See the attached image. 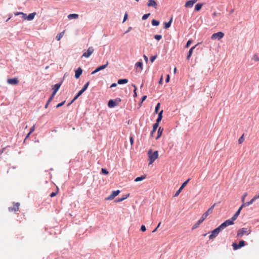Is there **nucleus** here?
Listing matches in <instances>:
<instances>
[{"label": "nucleus", "mask_w": 259, "mask_h": 259, "mask_svg": "<svg viewBox=\"0 0 259 259\" xmlns=\"http://www.w3.org/2000/svg\"><path fill=\"white\" fill-rule=\"evenodd\" d=\"M162 82H163V75H161V76L160 77V78L159 80V84H162Z\"/></svg>", "instance_id": "4d7b16f0"}, {"label": "nucleus", "mask_w": 259, "mask_h": 259, "mask_svg": "<svg viewBox=\"0 0 259 259\" xmlns=\"http://www.w3.org/2000/svg\"><path fill=\"white\" fill-rule=\"evenodd\" d=\"M160 103H158L157 105H156V106L155 107V113H157L158 112V110L160 108Z\"/></svg>", "instance_id": "f704fd0d"}, {"label": "nucleus", "mask_w": 259, "mask_h": 259, "mask_svg": "<svg viewBox=\"0 0 259 259\" xmlns=\"http://www.w3.org/2000/svg\"><path fill=\"white\" fill-rule=\"evenodd\" d=\"M156 58H157V56L156 55L153 56H151L150 58V60L151 63H153L154 62V61L156 59Z\"/></svg>", "instance_id": "de8ad7c7"}, {"label": "nucleus", "mask_w": 259, "mask_h": 259, "mask_svg": "<svg viewBox=\"0 0 259 259\" xmlns=\"http://www.w3.org/2000/svg\"><path fill=\"white\" fill-rule=\"evenodd\" d=\"M127 18H128V14L127 13H125L124 14V16L123 22H124L127 19Z\"/></svg>", "instance_id": "3c124183"}, {"label": "nucleus", "mask_w": 259, "mask_h": 259, "mask_svg": "<svg viewBox=\"0 0 259 259\" xmlns=\"http://www.w3.org/2000/svg\"><path fill=\"white\" fill-rule=\"evenodd\" d=\"M83 92L81 90L79 91L78 94L74 97L73 99L71 101L70 103L68 104V106H69L71 104H72L75 100H76Z\"/></svg>", "instance_id": "a211bd4d"}, {"label": "nucleus", "mask_w": 259, "mask_h": 259, "mask_svg": "<svg viewBox=\"0 0 259 259\" xmlns=\"http://www.w3.org/2000/svg\"><path fill=\"white\" fill-rule=\"evenodd\" d=\"M130 142H131V145H132L133 144V143H134V140H133V138L132 137H131L130 138Z\"/></svg>", "instance_id": "338daca9"}, {"label": "nucleus", "mask_w": 259, "mask_h": 259, "mask_svg": "<svg viewBox=\"0 0 259 259\" xmlns=\"http://www.w3.org/2000/svg\"><path fill=\"white\" fill-rule=\"evenodd\" d=\"M148 160L149 161V164H151L158 157V151H155L152 152L151 149H149L148 152Z\"/></svg>", "instance_id": "f257e3e1"}, {"label": "nucleus", "mask_w": 259, "mask_h": 259, "mask_svg": "<svg viewBox=\"0 0 259 259\" xmlns=\"http://www.w3.org/2000/svg\"><path fill=\"white\" fill-rule=\"evenodd\" d=\"M82 73V69L80 67L78 68V69L75 71V77L77 79L78 78Z\"/></svg>", "instance_id": "ddd939ff"}, {"label": "nucleus", "mask_w": 259, "mask_h": 259, "mask_svg": "<svg viewBox=\"0 0 259 259\" xmlns=\"http://www.w3.org/2000/svg\"><path fill=\"white\" fill-rule=\"evenodd\" d=\"M247 193H245L243 196H242V198H241V200H242V204L243 203H244V201H245V197L247 196Z\"/></svg>", "instance_id": "58836bf2"}, {"label": "nucleus", "mask_w": 259, "mask_h": 259, "mask_svg": "<svg viewBox=\"0 0 259 259\" xmlns=\"http://www.w3.org/2000/svg\"><path fill=\"white\" fill-rule=\"evenodd\" d=\"M108 65V62L107 61L105 64L98 67L94 71L92 72V74H94L100 70L104 69L107 67Z\"/></svg>", "instance_id": "6e6552de"}, {"label": "nucleus", "mask_w": 259, "mask_h": 259, "mask_svg": "<svg viewBox=\"0 0 259 259\" xmlns=\"http://www.w3.org/2000/svg\"><path fill=\"white\" fill-rule=\"evenodd\" d=\"M65 102V101H64L57 104L56 106V108H59V107L62 106L64 104Z\"/></svg>", "instance_id": "8fccbe9b"}, {"label": "nucleus", "mask_w": 259, "mask_h": 259, "mask_svg": "<svg viewBox=\"0 0 259 259\" xmlns=\"http://www.w3.org/2000/svg\"><path fill=\"white\" fill-rule=\"evenodd\" d=\"M221 230L222 229L219 226L211 232V234L209 236V238L210 239H213L218 235Z\"/></svg>", "instance_id": "7ed1b4c3"}, {"label": "nucleus", "mask_w": 259, "mask_h": 259, "mask_svg": "<svg viewBox=\"0 0 259 259\" xmlns=\"http://www.w3.org/2000/svg\"><path fill=\"white\" fill-rule=\"evenodd\" d=\"M251 230H248L247 228H243L239 229L237 232V236L241 237L244 235H248L250 233Z\"/></svg>", "instance_id": "f03ea898"}, {"label": "nucleus", "mask_w": 259, "mask_h": 259, "mask_svg": "<svg viewBox=\"0 0 259 259\" xmlns=\"http://www.w3.org/2000/svg\"><path fill=\"white\" fill-rule=\"evenodd\" d=\"M161 119H162V118L158 117V118L156 119V123H158V124H159V123L161 120Z\"/></svg>", "instance_id": "e2e57ef3"}, {"label": "nucleus", "mask_w": 259, "mask_h": 259, "mask_svg": "<svg viewBox=\"0 0 259 259\" xmlns=\"http://www.w3.org/2000/svg\"><path fill=\"white\" fill-rule=\"evenodd\" d=\"M35 15H36L35 13H32L29 14L27 17V20L28 21L33 20L34 19V17Z\"/></svg>", "instance_id": "5701e85b"}, {"label": "nucleus", "mask_w": 259, "mask_h": 259, "mask_svg": "<svg viewBox=\"0 0 259 259\" xmlns=\"http://www.w3.org/2000/svg\"><path fill=\"white\" fill-rule=\"evenodd\" d=\"M132 85L134 87V97H136L137 96V92H136L137 87H136V86L135 84H133Z\"/></svg>", "instance_id": "a18cd8bd"}, {"label": "nucleus", "mask_w": 259, "mask_h": 259, "mask_svg": "<svg viewBox=\"0 0 259 259\" xmlns=\"http://www.w3.org/2000/svg\"><path fill=\"white\" fill-rule=\"evenodd\" d=\"M130 196V194H125V195H123L121 198H118V199H117L115 200V202H121L123 200L126 199V198H127Z\"/></svg>", "instance_id": "dca6fc26"}, {"label": "nucleus", "mask_w": 259, "mask_h": 259, "mask_svg": "<svg viewBox=\"0 0 259 259\" xmlns=\"http://www.w3.org/2000/svg\"><path fill=\"white\" fill-rule=\"evenodd\" d=\"M189 181L190 179H188L186 181L183 183V184L181 185L179 189L175 193V197H177L179 195V194L181 193L183 188L186 186V185L187 184L188 182Z\"/></svg>", "instance_id": "1a4fd4ad"}, {"label": "nucleus", "mask_w": 259, "mask_h": 259, "mask_svg": "<svg viewBox=\"0 0 259 259\" xmlns=\"http://www.w3.org/2000/svg\"><path fill=\"white\" fill-rule=\"evenodd\" d=\"M108 106L109 108H113L116 106L115 101L113 100H110L108 102Z\"/></svg>", "instance_id": "412c9836"}, {"label": "nucleus", "mask_w": 259, "mask_h": 259, "mask_svg": "<svg viewBox=\"0 0 259 259\" xmlns=\"http://www.w3.org/2000/svg\"><path fill=\"white\" fill-rule=\"evenodd\" d=\"M154 38L155 39H156L157 40H159L160 39H161L162 38V36L161 35H154Z\"/></svg>", "instance_id": "79ce46f5"}, {"label": "nucleus", "mask_w": 259, "mask_h": 259, "mask_svg": "<svg viewBox=\"0 0 259 259\" xmlns=\"http://www.w3.org/2000/svg\"><path fill=\"white\" fill-rule=\"evenodd\" d=\"M120 193V191L117 190L116 191H114L112 192L111 194H110L107 198V200H112L116 196H117Z\"/></svg>", "instance_id": "9d476101"}, {"label": "nucleus", "mask_w": 259, "mask_h": 259, "mask_svg": "<svg viewBox=\"0 0 259 259\" xmlns=\"http://www.w3.org/2000/svg\"><path fill=\"white\" fill-rule=\"evenodd\" d=\"M232 246L234 250H237L240 248V247H238V244H237L236 243H233Z\"/></svg>", "instance_id": "4c0bfd02"}, {"label": "nucleus", "mask_w": 259, "mask_h": 259, "mask_svg": "<svg viewBox=\"0 0 259 259\" xmlns=\"http://www.w3.org/2000/svg\"><path fill=\"white\" fill-rule=\"evenodd\" d=\"M22 16H23V18L24 19V20H27V16L26 15V14L24 13H23V14H22Z\"/></svg>", "instance_id": "0e129e2a"}, {"label": "nucleus", "mask_w": 259, "mask_h": 259, "mask_svg": "<svg viewBox=\"0 0 259 259\" xmlns=\"http://www.w3.org/2000/svg\"><path fill=\"white\" fill-rule=\"evenodd\" d=\"M244 137H243V135H242V136H241L239 140H238V143L239 144H241L242 143V142L244 141Z\"/></svg>", "instance_id": "a19ab883"}, {"label": "nucleus", "mask_w": 259, "mask_h": 259, "mask_svg": "<svg viewBox=\"0 0 259 259\" xmlns=\"http://www.w3.org/2000/svg\"><path fill=\"white\" fill-rule=\"evenodd\" d=\"M253 59L255 61H259V57H258L256 55H254L253 56Z\"/></svg>", "instance_id": "603ef678"}, {"label": "nucleus", "mask_w": 259, "mask_h": 259, "mask_svg": "<svg viewBox=\"0 0 259 259\" xmlns=\"http://www.w3.org/2000/svg\"><path fill=\"white\" fill-rule=\"evenodd\" d=\"M198 45V44H197L196 45L192 47L189 51V52H188V54L187 55V59H189L191 57L192 53H193V50L195 48V47Z\"/></svg>", "instance_id": "6ab92c4d"}, {"label": "nucleus", "mask_w": 259, "mask_h": 259, "mask_svg": "<svg viewBox=\"0 0 259 259\" xmlns=\"http://www.w3.org/2000/svg\"><path fill=\"white\" fill-rule=\"evenodd\" d=\"M150 15V13L146 14L144 15L142 17V20H144L147 19Z\"/></svg>", "instance_id": "ea45409f"}, {"label": "nucleus", "mask_w": 259, "mask_h": 259, "mask_svg": "<svg viewBox=\"0 0 259 259\" xmlns=\"http://www.w3.org/2000/svg\"><path fill=\"white\" fill-rule=\"evenodd\" d=\"M114 101H115V105H117L121 102V99L120 98H116Z\"/></svg>", "instance_id": "49530a36"}, {"label": "nucleus", "mask_w": 259, "mask_h": 259, "mask_svg": "<svg viewBox=\"0 0 259 259\" xmlns=\"http://www.w3.org/2000/svg\"><path fill=\"white\" fill-rule=\"evenodd\" d=\"M61 85V83H57L55 84L53 87V92L56 93L59 90Z\"/></svg>", "instance_id": "aec40b11"}, {"label": "nucleus", "mask_w": 259, "mask_h": 259, "mask_svg": "<svg viewBox=\"0 0 259 259\" xmlns=\"http://www.w3.org/2000/svg\"><path fill=\"white\" fill-rule=\"evenodd\" d=\"M102 172L104 175H108L109 172L105 168H102Z\"/></svg>", "instance_id": "09e8293b"}, {"label": "nucleus", "mask_w": 259, "mask_h": 259, "mask_svg": "<svg viewBox=\"0 0 259 259\" xmlns=\"http://www.w3.org/2000/svg\"><path fill=\"white\" fill-rule=\"evenodd\" d=\"M147 6L148 7H153L155 8H157V5L156 1L154 0H149Z\"/></svg>", "instance_id": "4468645a"}, {"label": "nucleus", "mask_w": 259, "mask_h": 259, "mask_svg": "<svg viewBox=\"0 0 259 259\" xmlns=\"http://www.w3.org/2000/svg\"><path fill=\"white\" fill-rule=\"evenodd\" d=\"M172 22V18L170 19V20L168 22L164 23V28L167 29L168 28Z\"/></svg>", "instance_id": "bb28decb"}, {"label": "nucleus", "mask_w": 259, "mask_h": 259, "mask_svg": "<svg viewBox=\"0 0 259 259\" xmlns=\"http://www.w3.org/2000/svg\"><path fill=\"white\" fill-rule=\"evenodd\" d=\"M242 209V207L240 206L239 208L238 209V210L236 212V213L234 214V215L232 217L231 219L233 221H234L237 218Z\"/></svg>", "instance_id": "2eb2a0df"}, {"label": "nucleus", "mask_w": 259, "mask_h": 259, "mask_svg": "<svg viewBox=\"0 0 259 259\" xmlns=\"http://www.w3.org/2000/svg\"><path fill=\"white\" fill-rule=\"evenodd\" d=\"M128 82L127 79H120L118 80V84L126 83Z\"/></svg>", "instance_id": "7c9ffc66"}, {"label": "nucleus", "mask_w": 259, "mask_h": 259, "mask_svg": "<svg viewBox=\"0 0 259 259\" xmlns=\"http://www.w3.org/2000/svg\"><path fill=\"white\" fill-rule=\"evenodd\" d=\"M146 98H147V96H143V97L142 98V100H141V103H142L143 102V101L146 100Z\"/></svg>", "instance_id": "680f3d73"}, {"label": "nucleus", "mask_w": 259, "mask_h": 259, "mask_svg": "<svg viewBox=\"0 0 259 259\" xmlns=\"http://www.w3.org/2000/svg\"><path fill=\"white\" fill-rule=\"evenodd\" d=\"M158 123H155L153 124V132H156V130L157 129V128L158 127Z\"/></svg>", "instance_id": "c9c22d12"}, {"label": "nucleus", "mask_w": 259, "mask_h": 259, "mask_svg": "<svg viewBox=\"0 0 259 259\" xmlns=\"http://www.w3.org/2000/svg\"><path fill=\"white\" fill-rule=\"evenodd\" d=\"M252 199L255 201L257 199H259V195L254 196Z\"/></svg>", "instance_id": "bf43d9fd"}, {"label": "nucleus", "mask_w": 259, "mask_h": 259, "mask_svg": "<svg viewBox=\"0 0 259 259\" xmlns=\"http://www.w3.org/2000/svg\"><path fill=\"white\" fill-rule=\"evenodd\" d=\"M224 36V33L222 32H218L217 33H213L211 36V39H218L219 40L222 38Z\"/></svg>", "instance_id": "39448f33"}, {"label": "nucleus", "mask_w": 259, "mask_h": 259, "mask_svg": "<svg viewBox=\"0 0 259 259\" xmlns=\"http://www.w3.org/2000/svg\"><path fill=\"white\" fill-rule=\"evenodd\" d=\"M204 220L205 219L201 217L197 222L201 224Z\"/></svg>", "instance_id": "6e6d98bb"}, {"label": "nucleus", "mask_w": 259, "mask_h": 259, "mask_svg": "<svg viewBox=\"0 0 259 259\" xmlns=\"http://www.w3.org/2000/svg\"><path fill=\"white\" fill-rule=\"evenodd\" d=\"M94 51V49L93 47H90L88 48L87 51L84 52L82 54V57L88 58L90 57V56L93 53Z\"/></svg>", "instance_id": "423d86ee"}, {"label": "nucleus", "mask_w": 259, "mask_h": 259, "mask_svg": "<svg viewBox=\"0 0 259 259\" xmlns=\"http://www.w3.org/2000/svg\"><path fill=\"white\" fill-rule=\"evenodd\" d=\"M194 4V2H192L191 0L187 1L185 4V7L186 8H192Z\"/></svg>", "instance_id": "f3484780"}, {"label": "nucleus", "mask_w": 259, "mask_h": 259, "mask_svg": "<svg viewBox=\"0 0 259 259\" xmlns=\"http://www.w3.org/2000/svg\"><path fill=\"white\" fill-rule=\"evenodd\" d=\"M162 113H163V110H161L160 112H159L158 117L162 118Z\"/></svg>", "instance_id": "13d9d810"}, {"label": "nucleus", "mask_w": 259, "mask_h": 259, "mask_svg": "<svg viewBox=\"0 0 259 259\" xmlns=\"http://www.w3.org/2000/svg\"><path fill=\"white\" fill-rule=\"evenodd\" d=\"M58 191H59V189H58V188H57V191H56V192H52V193L50 194V197H53L55 196L57 194V193H58Z\"/></svg>", "instance_id": "e433bc0d"}, {"label": "nucleus", "mask_w": 259, "mask_h": 259, "mask_svg": "<svg viewBox=\"0 0 259 259\" xmlns=\"http://www.w3.org/2000/svg\"><path fill=\"white\" fill-rule=\"evenodd\" d=\"M90 84V82L88 81L83 86V88L81 90V91L84 92L88 88L89 85Z\"/></svg>", "instance_id": "2f4dec72"}, {"label": "nucleus", "mask_w": 259, "mask_h": 259, "mask_svg": "<svg viewBox=\"0 0 259 259\" xmlns=\"http://www.w3.org/2000/svg\"><path fill=\"white\" fill-rule=\"evenodd\" d=\"M202 6H203V4H201V3H198L197 4H196L195 5V11H199V10H201V9Z\"/></svg>", "instance_id": "a878e982"}, {"label": "nucleus", "mask_w": 259, "mask_h": 259, "mask_svg": "<svg viewBox=\"0 0 259 259\" xmlns=\"http://www.w3.org/2000/svg\"><path fill=\"white\" fill-rule=\"evenodd\" d=\"M145 179H146V175H143V176H141V177H137V178H136L135 179V181L137 182L142 181Z\"/></svg>", "instance_id": "cd10ccee"}, {"label": "nucleus", "mask_w": 259, "mask_h": 259, "mask_svg": "<svg viewBox=\"0 0 259 259\" xmlns=\"http://www.w3.org/2000/svg\"><path fill=\"white\" fill-rule=\"evenodd\" d=\"M170 76L169 74L167 75L166 78V82H168L169 81Z\"/></svg>", "instance_id": "052dcab7"}, {"label": "nucleus", "mask_w": 259, "mask_h": 259, "mask_svg": "<svg viewBox=\"0 0 259 259\" xmlns=\"http://www.w3.org/2000/svg\"><path fill=\"white\" fill-rule=\"evenodd\" d=\"M141 230L142 232H145V231L146 230V227H145L144 225H142V226L141 227Z\"/></svg>", "instance_id": "5fc2aeb1"}, {"label": "nucleus", "mask_w": 259, "mask_h": 259, "mask_svg": "<svg viewBox=\"0 0 259 259\" xmlns=\"http://www.w3.org/2000/svg\"><path fill=\"white\" fill-rule=\"evenodd\" d=\"M215 205V203L213 204L204 213L202 214L201 216L205 220L207 217V216L212 213L213 209Z\"/></svg>", "instance_id": "0eeeda50"}, {"label": "nucleus", "mask_w": 259, "mask_h": 259, "mask_svg": "<svg viewBox=\"0 0 259 259\" xmlns=\"http://www.w3.org/2000/svg\"><path fill=\"white\" fill-rule=\"evenodd\" d=\"M200 225V224H199L198 222H197L192 227V230H194L196 228H197V227H198V226Z\"/></svg>", "instance_id": "37998d69"}, {"label": "nucleus", "mask_w": 259, "mask_h": 259, "mask_svg": "<svg viewBox=\"0 0 259 259\" xmlns=\"http://www.w3.org/2000/svg\"><path fill=\"white\" fill-rule=\"evenodd\" d=\"M245 245V241H244L243 240H241V241H239V242L238 247L241 248V247L244 246Z\"/></svg>", "instance_id": "72a5a7b5"}, {"label": "nucleus", "mask_w": 259, "mask_h": 259, "mask_svg": "<svg viewBox=\"0 0 259 259\" xmlns=\"http://www.w3.org/2000/svg\"><path fill=\"white\" fill-rule=\"evenodd\" d=\"M69 19H77L78 18V15L76 14H71L68 16Z\"/></svg>", "instance_id": "393cba45"}, {"label": "nucleus", "mask_w": 259, "mask_h": 259, "mask_svg": "<svg viewBox=\"0 0 259 259\" xmlns=\"http://www.w3.org/2000/svg\"><path fill=\"white\" fill-rule=\"evenodd\" d=\"M35 125H33V126L30 128L29 134H31L32 133L34 132V131L35 130Z\"/></svg>", "instance_id": "864d4df0"}, {"label": "nucleus", "mask_w": 259, "mask_h": 259, "mask_svg": "<svg viewBox=\"0 0 259 259\" xmlns=\"http://www.w3.org/2000/svg\"><path fill=\"white\" fill-rule=\"evenodd\" d=\"M143 57H144V60H145L146 62L147 63L148 61V57L145 55H144Z\"/></svg>", "instance_id": "69168bd1"}, {"label": "nucleus", "mask_w": 259, "mask_h": 259, "mask_svg": "<svg viewBox=\"0 0 259 259\" xmlns=\"http://www.w3.org/2000/svg\"><path fill=\"white\" fill-rule=\"evenodd\" d=\"M192 40L191 39L187 41V44L186 45L185 47L187 48H188L189 47V46L192 44Z\"/></svg>", "instance_id": "c03bdc74"}, {"label": "nucleus", "mask_w": 259, "mask_h": 259, "mask_svg": "<svg viewBox=\"0 0 259 259\" xmlns=\"http://www.w3.org/2000/svg\"><path fill=\"white\" fill-rule=\"evenodd\" d=\"M234 224V221L231 220H227L225 221L223 223H222L221 225L219 226L220 228L223 230L226 227H228L229 225H232Z\"/></svg>", "instance_id": "20e7f679"}, {"label": "nucleus", "mask_w": 259, "mask_h": 259, "mask_svg": "<svg viewBox=\"0 0 259 259\" xmlns=\"http://www.w3.org/2000/svg\"><path fill=\"white\" fill-rule=\"evenodd\" d=\"M162 131H163V128H161V127H160L158 130V135H157V137L156 138V140L160 138V137L161 136Z\"/></svg>", "instance_id": "c85d7f7f"}, {"label": "nucleus", "mask_w": 259, "mask_h": 259, "mask_svg": "<svg viewBox=\"0 0 259 259\" xmlns=\"http://www.w3.org/2000/svg\"><path fill=\"white\" fill-rule=\"evenodd\" d=\"M151 23H152V25H153V26H158L159 24V22L158 21L154 20V19H153Z\"/></svg>", "instance_id": "473e14b6"}, {"label": "nucleus", "mask_w": 259, "mask_h": 259, "mask_svg": "<svg viewBox=\"0 0 259 259\" xmlns=\"http://www.w3.org/2000/svg\"><path fill=\"white\" fill-rule=\"evenodd\" d=\"M7 82L10 84L16 85L18 83L19 81L17 78H10L7 79Z\"/></svg>", "instance_id": "f8f14e48"}, {"label": "nucleus", "mask_w": 259, "mask_h": 259, "mask_svg": "<svg viewBox=\"0 0 259 259\" xmlns=\"http://www.w3.org/2000/svg\"><path fill=\"white\" fill-rule=\"evenodd\" d=\"M254 202V200H253V199L252 198L250 201H248V202H247L246 203H243L242 205L241 206V207H242V208H243V207H245V206H249V205L253 203V202Z\"/></svg>", "instance_id": "4be33fe9"}, {"label": "nucleus", "mask_w": 259, "mask_h": 259, "mask_svg": "<svg viewBox=\"0 0 259 259\" xmlns=\"http://www.w3.org/2000/svg\"><path fill=\"white\" fill-rule=\"evenodd\" d=\"M19 206L20 204L19 203H16L14 204V206L13 207H9V211L10 212L12 211H18L19 209Z\"/></svg>", "instance_id": "9b49d317"}, {"label": "nucleus", "mask_w": 259, "mask_h": 259, "mask_svg": "<svg viewBox=\"0 0 259 259\" xmlns=\"http://www.w3.org/2000/svg\"><path fill=\"white\" fill-rule=\"evenodd\" d=\"M64 33H65V30H64L62 32H60L59 34H58L56 37V39L58 41H59L61 39V38L63 36Z\"/></svg>", "instance_id": "b1692460"}, {"label": "nucleus", "mask_w": 259, "mask_h": 259, "mask_svg": "<svg viewBox=\"0 0 259 259\" xmlns=\"http://www.w3.org/2000/svg\"><path fill=\"white\" fill-rule=\"evenodd\" d=\"M136 66L137 68H140V71H141L143 69V63L141 62H138L136 64Z\"/></svg>", "instance_id": "c756f323"}, {"label": "nucleus", "mask_w": 259, "mask_h": 259, "mask_svg": "<svg viewBox=\"0 0 259 259\" xmlns=\"http://www.w3.org/2000/svg\"><path fill=\"white\" fill-rule=\"evenodd\" d=\"M116 85H117V84L116 83H113L111 85L110 88L115 87H116Z\"/></svg>", "instance_id": "774afa93"}]
</instances>
